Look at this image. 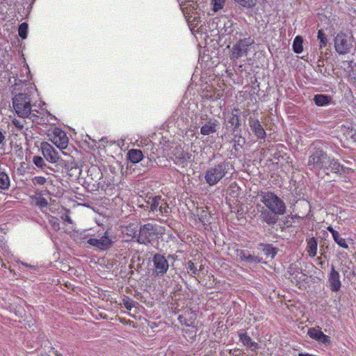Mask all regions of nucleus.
Segmentation results:
<instances>
[{
    "mask_svg": "<svg viewBox=\"0 0 356 356\" xmlns=\"http://www.w3.org/2000/svg\"><path fill=\"white\" fill-rule=\"evenodd\" d=\"M238 333L240 341L245 346L252 351H255L259 348L258 343L252 341L251 337L243 330H240Z\"/></svg>",
    "mask_w": 356,
    "mask_h": 356,
    "instance_id": "obj_18",
    "label": "nucleus"
},
{
    "mask_svg": "<svg viewBox=\"0 0 356 356\" xmlns=\"http://www.w3.org/2000/svg\"><path fill=\"white\" fill-rule=\"evenodd\" d=\"M240 113L239 109H234L229 118L228 122L234 127V131L238 129L241 125Z\"/></svg>",
    "mask_w": 356,
    "mask_h": 356,
    "instance_id": "obj_21",
    "label": "nucleus"
},
{
    "mask_svg": "<svg viewBox=\"0 0 356 356\" xmlns=\"http://www.w3.org/2000/svg\"><path fill=\"white\" fill-rule=\"evenodd\" d=\"M232 165L224 161L209 167L205 172L204 179L209 186L217 184L229 172Z\"/></svg>",
    "mask_w": 356,
    "mask_h": 356,
    "instance_id": "obj_2",
    "label": "nucleus"
},
{
    "mask_svg": "<svg viewBox=\"0 0 356 356\" xmlns=\"http://www.w3.org/2000/svg\"><path fill=\"white\" fill-rule=\"evenodd\" d=\"M10 186V180L8 175L0 169V189L8 190Z\"/></svg>",
    "mask_w": 356,
    "mask_h": 356,
    "instance_id": "obj_26",
    "label": "nucleus"
},
{
    "mask_svg": "<svg viewBox=\"0 0 356 356\" xmlns=\"http://www.w3.org/2000/svg\"><path fill=\"white\" fill-rule=\"evenodd\" d=\"M281 216L278 213L273 212L269 209H264L261 211L260 217L262 221L269 225H275L278 221V217Z\"/></svg>",
    "mask_w": 356,
    "mask_h": 356,
    "instance_id": "obj_17",
    "label": "nucleus"
},
{
    "mask_svg": "<svg viewBox=\"0 0 356 356\" xmlns=\"http://www.w3.org/2000/svg\"><path fill=\"white\" fill-rule=\"evenodd\" d=\"M1 266H2L3 268H8V267H7L6 264H3V263H2V264H1Z\"/></svg>",
    "mask_w": 356,
    "mask_h": 356,
    "instance_id": "obj_50",
    "label": "nucleus"
},
{
    "mask_svg": "<svg viewBox=\"0 0 356 356\" xmlns=\"http://www.w3.org/2000/svg\"><path fill=\"white\" fill-rule=\"evenodd\" d=\"M334 241L341 248L348 249V245L347 244L346 240L341 237L339 232L335 234V235L333 236Z\"/></svg>",
    "mask_w": 356,
    "mask_h": 356,
    "instance_id": "obj_31",
    "label": "nucleus"
},
{
    "mask_svg": "<svg viewBox=\"0 0 356 356\" xmlns=\"http://www.w3.org/2000/svg\"><path fill=\"white\" fill-rule=\"evenodd\" d=\"M33 1H35V0H32Z\"/></svg>",
    "mask_w": 356,
    "mask_h": 356,
    "instance_id": "obj_54",
    "label": "nucleus"
},
{
    "mask_svg": "<svg viewBox=\"0 0 356 356\" xmlns=\"http://www.w3.org/2000/svg\"><path fill=\"white\" fill-rule=\"evenodd\" d=\"M122 302L124 307L128 310H131L134 307L135 303V302L132 299L127 296H125L122 299Z\"/></svg>",
    "mask_w": 356,
    "mask_h": 356,
    "instance_id": "obj_35",
    "label": "nucleus"
},
{
    "mask_svg": "<svg viewBox=\"0 0 356 356\" xmlns=\"http://www.w3.org/2000/svg\"><path fill=\"white\" fill-rule=\"evenodd\" d=\"M248 253H247L245 250H236V258L240 261H245L247 259Z\"/></svg>",
    "mask_w": 356,
    "mask_h": 356,
    "instance_id": "obj_40",
    "label": "nucleus"
},
{
    "mask_svg": "<svg viewBox=\"0 0 356 356\" xmlns=\"http://www.w3.org/2000/svg\"><path fill=\"white\" fill-rule=\"evenodd\" d=\"M87 243L101 250L109 249L113 244L111 234L108 232L99 234L96 238H90Z\"/></svg>",
    "mask_w": 356,
    "mask_h": 356,
    "instance_id": "obj_12",
    "label": "nucleus"
},
{
    "mask_svg": "<svg viewBox=\"0 0 356 356\" xmlns=\"http://www.w3.org/2000/svg\"><path fill=\"white\" fill-rule=\"evenodd\" d=\"M233 142L234 145L232 147V154L235 156H237L240 149L243 147L244 143H245V140L241 136H235L233 139Z\"/></svg>",
    "mask_w": 356,
    "mask_h": 356,
    "instance_id": "obj_24",
    "label": "nucleus"
},
{
    "mask_svg": "<svg viewBox=\"0 0 356 356\" xmlns=\"http://www.w3.org/2000/svg\"><path fill=\"white\" fill-rule=\"evenodd\" d=\"M260 201L266 207L273 212L284 215L286 212V205L283 200L277 196L275 192L268 190H261L258 194Z\"/></svg>",
    "mask_w": 356,
    "mask_h": 356,
    "instance_id": "obj_1",
    "label": "nucleus"
},
{
    "mask_svg": "<svg viewBox=\"0 0 356 356\" xmlns=\"http://www.w3.org/2000/svg\"><path fill=\"white\" fill-rule=\"evenodd\" d=\"M259 249L261 250L267 257L273 259L277 253V248H274L271 244H259Z\"/></svg>",
    "mask_w": 356,
    "mask_h": 356,
    "instance_id": "obj_22",
    "label": "nucleus"
},
{
    "mask_svg": "<svg viewBox=\"0 0 356 356\" xmlns=\"http://www.w3.org/2000/svg\"><path fill=\"white\" fill-rule=\"evenodd\" d=\"M32 181L35 185H44L46 183L47 179L43 177L38 176L35 177L32 179Z\"/></svg>",
    "mask_w": 356,
    "mask_h": 356,
    "instance_id": "obj_41",
    "label": "nucleus"
},
{
    "mask_svg": "<svg viewBox=\"0 0 356 356\" xmlns=\"http://www.w3.org/2000/svg\"><path fill=\"white\" fill-rule=\"evenodd\" d=\"M24 120L22 121L17 119H14L13 120V124L19 131H22L24 128Z\"/></svg>",
    "mask_w": 356,
    "mask_h": 356,
    "instance_id": "obj_42",
    "label": "nucleus"
},
{
    "mask_svg": "<svg viewBox=\"0 0 356 356\" xmlns=\"http://www.w3.org/2000/svg\"><path fill=\"white\" fill-rule=\"evenodd\" d=\"M302 42L301 36L298 35L295 38L293 42V50L295 53L300 54L303 51Z\"/></svg>",
    "mask_w": 356,
    "mask_h": 356,
    "instance_id": "obj_27",
    "label": "nucleus"
},
{
    "mask_svg": "<svg viewBox=\"0 0 356 356\" xmlns=\"http://www.w3.org/2000/svg\"><path fill=\"white\" fill-rule=\"evenodd\" d=\"M159 220L161 222H165V220H163V219H159Z\"/></svg>",
    "mask_w": 356,
    "mask_h": 356,
    "instance_id": "obj_52",
    "label": "nucleus"
},
{
    "mask_svg": "<svg viewBox=\"0 0 356 356\" xmlns=\"http://www.w3.org/2000/svg\"><path fill=\"white\" fill-rule=\"evenodd\" d=\"M62 219L64 221H66V222H67L70 224L72 223V220L71 219L70 216L69 215H67V214H65V216H62Z\"/></svg>",
    "mask_w": 356,
    "mask_h": 356,
    "instance_id": "obj_46",
    "label": "nucleus"
},
{
    "mask_svg": "<svg viewBox=\"0 0 356 356\" xmlns=\"http://www.w3.org/2000/svg\"><path fill=\"white\" fill-rule=\"evenodd\" d=\"M321 172H323L327 175L331 173L341 175L345 172V167L340 163L338 159L327 155L321 168Z\"/></svg>",
    "mask_w": 356,
    "mask_h": 356,
    "instance_id": "obj_10",
    "label": "nucleus"
},
{
    "mask_svg": "<svg viewBox=\"0 0 356 356\" xmlns=\"http://www.w3.org/2000/svg\"><path fill=\"white\" fill-rule=\"evenodd\" d=\"M27 29H28V25L26 23H22L19 25L18 33L19 35L22 39H26L27 37Z\"/></svg>",
    "mask_w": 356,
    "mask_h": 356,
    "instance_id": "obj_33",
    "label": "nucleus"
},
{
    "mask_svg": "<svg viewBox=\"0 0 356 356\" xmlns=\"http://www.w3.org/2000/svg\"><path fill=\"white\" fill-rule=\"evenodd\" d=\"M4 139H5V137L3 135L2 132L0 131V145L3 143Z\"/></svg>",
    "mask_w": 356,
    "mask_h": 356,
    "instance_id": "obj_48",
    "label": "nucleus"
},
{
    "mask_svg": "<svg viewBox=\"0 0 356 356\" xmlns=\"http://www.w3.org/2000/svg\"><path fill=\"white\" fill-rule=\"evenodd\" d=\"M41 149L42 154L47 161L52 163H56L57 165H60L67 170L70 168V170H72L74 168L77 170L76 163L63 160L59 155V152L56 151L49 143L47 142L42 143Z\"/></svg>",
    "mask_w": 356,
    "mask_h": 356,
    "instance_id": "obj_3",
    "label": "nucleus"
},
{
    "mask_svg": "<svg viewBox=\"0 0 356 356\" xmlns=\"http://www.w3.org/2000/svg\"><path fill=\"white\" fill-rule=\"evenodd\" d=\"M163 199L161 195L149 197L147 200V204L149 207V211H157L161 204L162 205Z\"/></svg>",
    "mask_w": 356,
    "mask_h": 356,
    "instance_id": "obj_19",
    "label": "nucleus"
},
{
    "mask_svg": "<svg viewBox=\"0 0 356 356\" xmlns=\"http://www.w3.org/2000/svg\"><path fill=\"white\" fill-rule=\"evenodd\" d=\"M318 39L320 40V48H323L326 46L327 40L324 31L321 29L318 31Z\"/></svg>",
    "mask_w": 356,
    "mask_h": 356,
    "instance_id": "obj_32",
    "label": "nucleus"
},
{
    "mask_svg": "<svg viewBox=\"0 0 356 356\" xmlns=\"http://www.w3.org/2000/svg\"><path fill=\"white\" fill-rule=\"evenodd\" d=\"M200 128V134L204 136H209L215 134L219 127V121L214 118L208 117L207 115H201L200 122L197 123Z\"/></svg>",
    "mask_w": 356,
    "mask_h": 356,
    "instance_id": "obj_9",
    "label": "nucleus"
},
{
    "mask_svg": "<svg viewBox=\"0 0 356 356\" xmlns=\"http://www.w3.org/2000/svg\"><path fill=\"white\" fill-rule=\"evenodd\" d=\"M307 251L309 255L314 257L317 254V240L314 237H312L307 241Z\"/></svg>",
    "mask_w": 356,
    "mask_h": 356,
    "instance_id": "obj_25",
    "label": "nucleus"
},
{
    "mask_svg": "<svg viewBox=\"0 0 356 356\" xmlns=\"http://www.w3.org/2000/svg\"><path fill=\"white\" fill-rule=\"evenodd\" d=\"M291 218H297V219H300L301 218V217L298 216V215H295L294 216H292Z\"/></svg>",
    "mask_w": 356,
    "mask_h": 356,
    "instance_id": "obj_49",
    "label": "nucleus"
},
{
    "mask_svg": "<svg viewBox=\"0 0 356 356\" xmlns=\"http://www.w3.org/2000/svg\"><path fill=\"white\" fill-rule=\"evenodd\" d=\"M23 265H24V266H29V267H32L31 266H30V265H28V264H23Z\"/></svg>",
    "mask_w": 356,
    "mask_h": 356,
    "instance_id": "obj_53",
    "label": "nucleus"
},
{
    "mask_svg": "<svg viewBox=\"0 0 356 356\" xmlns=\"http://www.w3.org/2000/svg\"><path fill=\"white\" fill-rule=\"evenodd\" d=\"M187 268L191 272V275H197L198 271L200 270L197 268L195 264L191 260L187 262Z\"/></svg>",
    "mask_w": 356,
    "mask_h": 356,
    "instance_id": "obj_38",
    "label": "nucleus"
},
{
    "mask_svg": "<svg viewBox=\"0 0 356 356\" xmlns=\"http://www.w3.org/2000/svg\"><path fill=\"white\" fill-rule=\"evenodd\" d=\"M328 283L330 289L332 292H337L341 287V282L340 280V275L338 271L332 265L331 270L328 275Z\"/></svg>",
    "mask_w": 356,
    "mask_h": 356,
    "instance_id": "obj_15",
    "label": "nucleus"
},
{
    "mask_svg": "<svg viewBox=\"0 0 356 356\" xmlns=\"http://www.w3.org/2000/svg\"><path fill=\"white\" fill-rule=\"evenodd\" d=\"M327 155L328 154L321 145L318 143H314L309 152L307 161L309 168L316 173L319 174L321 172V168Z\"/></svg>",
    "mask_w": 356,
    "mask_h": 356,
    "instance_id": "obj_4",
    "label": "nucleus"
},
{
    "mask_svg": "<svg viewBox=\"0 0 356 356\" xmlns=\"http://www.w3.org/2000/svg\"><path fill=\"white\" fill-rule=\"evenodd\" d=\"M162 216H168L171 213V209L169 207V204L167 200L164 198L162 205L159 207L158 210Z\"/></svg>",
    "mask_w": 356,
    "mask_h": 356,
    "instance_id": "obj_28",
    "label": "nucleus"
},
{
    "mask_svg": "<svg viewBox=\"0 0 356 356\" xmlns=\"http://www.w3.org/2000/svg\"><path fill=\"white\" fill-rule=\"evenodd\" d=\"M178 319L181 324L185 325L186 326H191L194 322L193 319L190 318L188 320L183 315L179 316Z\"/></svg>",
    "mask_w": 356,
    "mask_h": 356,
    "instance_id": "obj_39",
    "label": "nucleus"
},
{
    "mask_svg": "<svg viewBox=\"0 0 356 356\" xmlns=\"http://www.w3.org/2000/svg\"><path fill=\"white\" fill-rule=\"evenodd\" d=\"M226 0H211L212 9L214 12L222 10L225 4Z\"/></svg>",
    "mask_w": 356,
    "mask_h": 356,
    "instance_id": "obj_30",
    "label": "nucleus"
},
{
    "mask_svg": "<svg viewBox=\"0 0 356 356\" xmlns=\"http://www.w3.org/2000/svg\"><path fill=\"white\" fill-rule=\"evenodd\" d=\"M127 158L131 163H137L143 159V154L141 150L132 149L129 150Z\"/></svg>",
    "mask_w": 356,
    "mask_h": 356,
    "instance_id": "obj_23",
    "label": "nucleus"
},
{
    "mask_svg": "<svg viewBox=\"0 0 356 356\" xmlns=\"http://www.w3.org/2000/svg\"><path fill=\"white\" fill-rule=\"evenodd\" d=\"M327 229L332 234V237L337 234L338 232L334 229V228L331 226H329Z\"/></svg>",
    "mask_w": 356,
    "mask_h": 356,
    "instance_id": "obj_47",
    "label": "nucleus"
},
{
    "mask_svg": "<svg viewBox=\"0 0 356 356\" xmlns=\"http://www.w3.org/2000/svg\"><path fill=\"white\" fill-rule=\"evenodd\" d=\"M13 108L20 118H28L31 115V104L30 95L19 93L13 98Z\"/></svg>",
    "mask_w": 356,
    "mask_h": 356,
    "instance_id": "obj_5",
    "label": "nucleus"
},
{
    "mask_svg": "<svg viewBox=\"0 0 356 356\" xmlns=\"http://www.w3.org/2000/svg\"><path fill=\"white\" fill-rule=\"evenodd\" d=\"M234 1L242 7L250 8L256 6L257 0H234Z\"/></svg>",
    "mask_w": 356,
    "mask_h": 356,
    "instance_id": "obj_29",
    "label": "nucleus"
},
{
    "mask_svg": "<svg viewBox=\"0 0 356 356\" xmlns=\"http://www.w3.org/2000/svg\"><path fill=\"white\" fill-rule=\"evenodd\" d=\"M152 273L155 277H163L169 269V262L164 254L155 253L152 259Z\"/></svg>",
    "mask_w": 356,
    "mask_h": 356,
    "instance_id": "obj_7",
    "label": "nucleus"
},
{
    "mask_svg": "<svg viewBox=\"0 0 356 356\" xmlns=\"http://www.w3.org/2000/svg\"><path fill=\"white\" fill-rule=\"evenodd\" d=\"M40 169H42L44 172H46L47 174H51V172L54 171L53 169L47 166L46 163L44 168H41Z\"/></svg>",
    "mask_w": 356,
    "mask_h": 356,
    "instance_id": "obj_45",
    "label": "nucleus"
},
{
    "mask_svg": "<svg viewBox=\"0 0 356 356\" xmlns=\"http://www.w3.org/2000/svg\"><path fill=\"white\" fill-rule=\"evenodd\" d=\"M51 141L60 149H63L67 147L69 139L65 131H62L60 129L56 128L53 131Z\"/></svg>",
    "mask_w": 356,
    "mask_h": 356,
    "instance_id": "obj_14",
    "label": "nucleus"
},
{
    "mask_svg": "<svg viewBox=\"0 0 356 356\" xmlns=\"http://www.w3.org/2000/svg\"><path fill=\"white\" fill-rule=\"evenodd\" d=\"M313 100L318 106H325L331 104L332 97L328 95L317 94L314 96Z\"/></svg>",
    "mask_w": 356,
    "mask_h": 356,
    "instance_id": "obj_20",
    "label": "nucleus"
},
{
    "mask_svg": "<svg viewBox=\"0 0 356 356\" xmlns=\"http://www.w3.org/2000/svg\"><path fill=\"white\" fill-rule=\"evenodd\" d=\"M159 229L161 227L152 223H147L141 226L137 239L138 242L144 245L152 243L159 238Z\"/></svg>",
    "mask_w": 356,
    "mask_h": 356,
    "instance_id": "obj_6",
    "label": "nucleus"
},
{
    "mask_svg": "<svg viewBox=\"0 0 356 356\" xmlns=\"http://www.w3.org/2000/svg\"><path fill=\"white\" fill-rule=\"evenodd\" d=\"M76 166L77 168V170H75L74 168L72 170H70V168L68 170H66V169H65V171L67 172H68L69 175L71 176V177L74 175V174H76V173L77 174H80V172H79V168H78L77 165Z\"/></svg>",
    "mask_w": 356,
    "mask_h": 356,
    "instance_id": "obj_43",
    "label": "nucleus"
},
{
    "mask_svg": "<svg viewBox=\"0 0 356 356\" xmlns=\"http://www.w3.org/2000/svg\"><path fill=\"white\" fill-rule=\"evenodd\" d=\"M307 334L310 338L318 341V343L325 346H328L332 343L330 337L325 334L319 326L309 328L307 331Z\"/></svg>",
    "mask_w": 356,
    "mask_h": 356,
    "instance_id": "obj_13",
    "label": "nucleus"
},
{
    "mask_svg": "<svg viewBox=\"0 0 356 356\" xmlns=\"http://www.w3.org/2000/svg\"><path fill=\"white\" fill-rule=\"evenodd\" d=\"M324 264H325V262H324V261H321V262L319 263V265H320L321 267H323V266L324 265Z\"/></svg>",
    "mask_w": 356,
    "mask_h": 356,
    "instance_id": "obj_51",
    "label": "nucleus"
},
{
    "mask_svg": "<svg viewBox=\"0 0 356 356\" xmlns=\"http://www.w3.org/2000/svg\"><path fill=\"white\" fill-rule=\"evenodd\" d=\"M249 125L254 134L260 139H264L266 136V131L261 126L259 120L253 117L249 118Z\"/></svg>",
    "mask_w": 356,
    "mask_h": 356,
    "instance_id": "obj_16",
    "label": "nucleus"
},
{
    "mask_svg": "<svg viewBox=\"0 0 356 356\" xmlns=\"http://www.w3.org/2000/svg\"><path fill=\"white\" fill-rule=\"evenodd\" d=\"M261 260L262 259L259 257L252 255L248 253L245 261L248 263L259 264L261 262Z\"/></svg>",
    "mask_w": 356,
    "mask_h": 356,
    "instance_id": "obj_37",
    "label": "nucleus"
},
{
    "mask_svg": "<svg viewBox=\"0 0 356 356\" xmlns=\"http://www.w3.org/2000/svg\"><path fill=\"white\" fill-rule=\"evenodd\" d=\"M191 155L188 153H184L183 151H180L179 154L176 156L177 163H183L187 159H190Z\"/></svg>",
    "mask_w": 356,
    "mask_h": 356,
    "instance_id": "obj_34",
    "label": "nucleus"
},
{
    "mask_svg": "<svg viewBox=\"0 0 356 356\" xmlns=\"http://www.w3.org/2000/svg\"><path fill=\"white\" fill-rule=\"evenodd\" d=\"M253 44L254 40L250 37L240 39L232 47V58L238 59L243 56H247L249 47Z\"/></svg>",
    "mask_w": 356,
    "mask_h": 356,
    "instance_id": "obj_11",
    "label": "nucleus"
},
{
    "mask_svg": "<svg viewBox=\"0 0 356 356\" xmlns=\"http://www.w3.org/2000/svg\"><path fill=\"white\" fill-rule=\"evenodd\" d=\"M353 38L343 33H338L334 38V48L339 54H346L353 47Z\"/></svg>",
    "mask_w": 356,
    "mask_h": 356,
    "instance_id": "obj_8",
    "label": "nucleus"
},
{
    "mask_svg": "<svg viewBox=\"0 0 356 356\" xmlns=\"http://www.w3.org/2000/svg\"><path fill=\"white\" fill-rule=\"evenodd\" d=\"M33 163L39 168H44L45 165V161L41 156H35L33 158Z\"/></svg>",
    "mask_w": 356,
    "mask_h": 356,
    "instance_id": "obj_36",
    "label": "nucleus"
},
{
    "mask_svg": "<svg viewBox=\"0 0 356 356\" xmlns=\"http://www.w3.org/2000/svg\"><path fill=\"white\" fill-rule=\"evenodd\" d=\"M207 211H204L202 210L201 211V213L199 215L200 217H199V219L201 222H204V220L206 219L207 218Z\"/></svg>",
    "mask_w": 356,
    "mask_h": 356,
    "instance_id": "obj_44",
    "label": "nucleus"
}]
</instances>
